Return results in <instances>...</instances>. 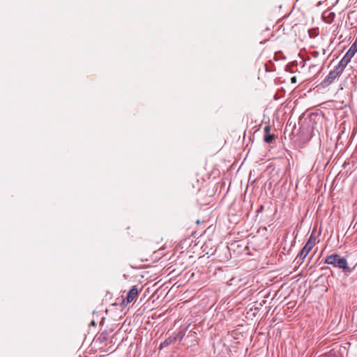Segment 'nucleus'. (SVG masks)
Listing matches in <instances>:
<instances>
[{"label": "nucleus", "mask_w": 357, "mask_h": 357, "mask_svg": "<svg viewBox=\"0 0 357 357\" xmlns=\"http://www.w3.org/2000/svg\"><path fill=\"white\" fill-rule=\"evenodd\" d=\"M142 291V287H139L138 285L132 286L126 293V296L122 299L120 306L126 307L129 303L135 301Z\"/></svg>", "instance_id": "2"}, {"label": "nucleus", "mask_w": 357, "mask_h": 357, "mask_svg": "<svg viewBox=\"0 0 357 357\" xmlns=\"http://www.w3.org/2000/svg\"><path fill=\"white\" fill-rule=\"evenodd\" d=\"M264 130L266 134H270L271 126H265L264 128Z\"/></svg>", "instance_id": "9"}, {"label": "nucleus", "mask_w": 357, "mask_h": 357, "mask_svg": "<svg viewBox=\"0 0 357 357\" xmlns=\"http://www.w3.org/2000/svg\"><path fill=\"white\" fill-rule=\"evenodd\" d=\"M291 83H296V77H292L291 78Z\"/></svg>", "instance_id": "10"}, {"label": "nucleus", "mask_w": 357, "mask_h": 357, "mask_svg": "<svg viewBox=\"0 0 357 357\" xmlns=\"http://www.w3.org/2000/svg\"><path fill=\"white\" fill-rule=\"evenodd\" d=\"M351 56H349L347 53L345 54V55L344 56V57L341 59V61L339 62V64L337 66H336V69L341 73H342L344 68L346 67V66L349 63V62L351 61Z\"/></svg>", "instance_id": "5"}, {"label": "nucleus", "mask_w": 357, "mask_h": 357, "mask_svg": "<svg viewBox=\"0 0 357 357\" xmlns=\"http://www.w3.org/2000/svg\"><path fill=\"white\" fill-rule=\"evenodd\" d=\"M324 264L333 265V266L342 268L347 272H350L351 271L348 266L347 259L337 254H332L327 256L324 259Z\"/></svg>", "instance_id": "1"}, {"label": "nucleus", "mask_w": 357, "mask_h": 357, "mask_svg": "<svg viewBox=\"0 0 357 357\" xmlns=\"http://www.w3.org/2000/svg\"><path fill=\"white\" fill-rule=\"evenodd\" d=\"M342 73L338 71L336 68L333 70L331 71L328 75L325 77V79L321 82V85L324 87L328 86L331 84H332L335 79L338 77Z\"/></svg>", "instance_id": "4"}, {"label": "nucleus", "mask_w": 357, "mask_h": 357, "mask_svg": "<svg viewBox=\"0 0 357 357\" xmlns=\"http://www.w3.org/2000/svg\"><path fill=\"white\" fill-rule=\"evenodd\" d=\"M175 341H176V337H170L160 344V349H161L164 347H166L170 345L171 344L175 342Z\"/></svg>", "instance_id": "6"}, {"label": "nucleus", "mask_w": 357, "mask_h": 357, "mask_svg": "<svg viewBox=\"0 0 357 357\" xmlns=\"http://www.w3.org/2000/svg\"><path fill=\"white\" fill-rule=\"evenodd\" d=\"M315 245V238H313L312 236L310 237L307 243H305V246L303 248V249L301 250L298 257L301 259H305L307 255L309 254V252L311 251L312 248Z\"/></svg>", "instance_id": "3"}, {"label": "nucleus", "mask_w": 357, "mask_h": 357, "mask_svg": "<svg viewBox=\"0 0 357 357\" xmlns=\"http://www.w3.org/2000/svg\"><path fill=\"white\" fill-rule=\"evenodd\" d=\"M91 324H92V325H95V322H94V321H92Z\"/></svg>", "instance_id": "11"}, {"label": "nucleus", "mask_w": 357, "mask_h": 357, "mask_svg": "<svg viewBox=\"0 0 357 357\" xmlns=\"http://www.w3.org/2000/svg\"><path fill=\"white\" fill-rule=\"evenodd\" d=\"M107 340V333H101L97 337L96 341H99L100 342H102Z\"/></svg>", "instance_id": "7"}, {"label": "nucleus", "mask_w": 357, "mask_h": 357, "mask_svg": "<svg viewBox=\"0 0 357 357\" xmlns=\"http://www.w3.org/2000/svg\"><path fill=\"white\" fill-rule=\"evenodd\" d=\"M274 139H275L274 135L265 134V135H264V141L266 143H271Z\"/></svg>", "instance_id": "8"}]
</instances>
